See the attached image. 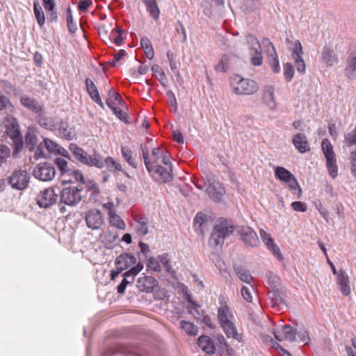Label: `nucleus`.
Segmentation results:
<instances>
[{"mask_svg":"<svg viewBox=\"0 0 356 356\" xmlns=\"http://www.w3.org/2000/svg\"><path fill=\"white\" fill-rule=\"evenodd\" d=\"M79 161L85 165L97 168H103L106 165L104 157H77Z\"/></svg>","mask_w":356,"mask_h":356,"instance_id":"c756f323","label":"nucleus"},{"mask_svg":"<svg viewBox=\"0 0 356 356\" xmlns=\"http://www.w3.org/2000/svg\"><path fill=\"white\" fill-rule=\"evenodd\" d=\"M166 95L168 97V102L170 104V105L176 109L177 106V99H176L175 95L173 93V92L171 90H169L167 92Z\"/></svg>","mask_w":356,"mask_h":356,"instance_id":"774afa93","label":"nucleus"},{"mask_svg":"<svg viewBox=\"0 0 356 356\" xmlns=\"http://www.w3.org/2000/svg\"><path fill=\"white\" fill-rule=\"evenodd\" d=\"M86 187L88 191L91 192L90 195H93L94 197L97 196L99 193L97 184L92 180H90L87 183Z\"/></svg>","mask_w":356,"mask_h":356,"instance_id":"13d9d810","label":"nucleus"},{"mask_svg":"<svg viewBox=\"0 0 356 356\" xmlns=\"http://www.w3.org/2000/svg\"><path fill=\"white\" fill-rule=\"evenodd\" d=\"M293 143L296 148L301 153H305L309 149L307 137L303 134H297L294 136Z\"/></svg>","mask_w":356,"mask_h":356,"instance_id":"c85d7f7f","label":"nucleus"},{"mask_svg":"<svg viewBox=\"0 0 356 356\" xmlns=\"http://www.w3.org/2000/svg\"><path fill=\"white\" fill-rule=\"evenodd\" d=\"M237 232L245 245L254 248L259 246L260 244L257 234L252 227L242 226L238 228Z\"/></svg>","mask_w":356,"mask_h":356,"instance_id":"ddd939ff","label":"nucleus"},{"mask_svg":"<svg viewBox=\"0 0 356 356\" xmlns=\"http://www.w3.org/2000/svg\"><path fill=\"white\" fill-rule=\"evenodd\" d=\"M259 233L261 240L268 247V248L272 252L273 255H275L277 259L282 260V256L280 253V248L276 244L274 243L273 239L270 237V236L264 229H260Z\"/></svg>","mask_w":356,"mask_h":356,"instance_id":"4be33fe9","label":"nucleus"},{"mask_svg":"<svg viewBox=\"0 0 356 356\" xmlns=\"http://www.w3.org/2000/svg\"><path fill=\"white\" fill-rule=\"evenodd\" d=\"M82 188L77 186H68L64 188L60 193L59 204H64L68 206H76L81 200V191Z\"/></svg>","mask_w":356,"mask_h":356,"instance_id":"0eeeda50","label":"nucleus"},{"mask_svg":"<svg viewBox=\"0 0 356 356\" xmlns=\"http://www.w3.org/2000/svg\"><path fill=\"white\" fill-rule=\"evenodd\" d=\"M159 259L160 261L161 262V264L165 267V270L168 273L173 275L175 273V271L171 267L169 254L168 253H164L161 255H159Z\"/></svg>","mask_w":356,"mask_h":356,"instance_id":"de8ad7c7","label":"nucleus"},{"mask_svg":"<svg viewBox=\"0 0 356 356\" xmlns=\"http://www.w3.org/2000/svg\"><path fill=\"white\" fill-rule=\"evenodd\" d=\"M294 74L293 65L290 63H286L284 66V75L287 81H290Z\"/></svg>","mask_w":356,"mask_h":356,"instance_id":"6e6d98bb","label":"nucleus"},{"mask_svg":"<svg viewBox=\"0 0 356 356\" xmlns=\"http://www.w3.org/2000/svg\"><path fill=\"white\" fill-rule=\"evenodd\" d=\"M58 132L61 138L67 140H72L75 136L74 129L69 127L66 122H60Z\"/></svg>","mask_w":356,"mask_h":356,"instance_id":"72a5a7b5","label":"nucleus"},{"mask_svg":"<svg viewBox=\"0 0 356 356\" xmlns=\"http://www.w3.org/2000/svg\"><path fill=\"white\" fill-rule=\"evenodd\" d=\"M157 280L152 276L141 277L137 280V287L143 292H152L157 286Z\"/></svg>","mask_w":356,"mask_h":356,"instance_id":"a211bd4d","label":"nucleus"},{"mask_svg":"<svg viewBox=\"0 0 356 356\" xmlns=\"http://www.w3.org/2000/svg\"><path fill=\"white\" fill-rule=\"evenodd\" d=\"M275 176L277 179L287 184L290 191L295 196L300 198L302 195L301 188L295 176L284 167L275 168Z\"/></svg>","mask_w":356,"mask_h":356,"instance_id":"20e7f679","label":"nucleus"},{"mask_svg":"<svg viewBox=\"0 0 356 356\" xmlns=\"http://www.w3.org/2000/svg\"><path fill=\"white\" fill-rule=\"evenodd\" d=\"M327 128H328L330 135L334 139H336L339 135V129H338L337 126L333 122H330L328 124Z\"/></svg>","mask_w":356,"mask_h":356,"instance_id":"680f3d73","label":"nucleus"},{"mask_svg":"<svg viewBox=\"0 0 356 356\" xmlns=\"http://www.w3.org/2000/svg\"><path fill=\"white\" fill-rule=\"evenodd\" d=\"M337 284L339 286V289L343 296H348L351 293V289L349 285V277L347 273L340 269L337 276Z\"/></svg>","mask_w":356,"mask_h":356,"instance_id":"5701e85b","label":"nucleus"},{"mask_svg":"<svg viewBox=\"0 0 356 356\" xmlns=\"http://www.w3.org/2000/svg\"><path fill=\"white\" fill-rule=\"evenodd\" d=\"M108 216L110 222L113 226H115L120 229H125L126 225L124 220L117 215L114 211H108Z\"/></svg>","mask_w":356,"mask_h":356,"instance_id":"ea45409f","label":"nucleus"},{"mask_svg":"<svg viewBox=\"0 0 356 356\" xmlns=\"http://www.w3.org/2000/svg\"><path fill=\"white\" fill-rule=\"evenodd\" d=\"M143 264L141 261L138 262L137 265L126 271L123 275V280L117 286V292L119 294H123L128 284L133 282L134 277L137 275L143 268Z\"/></svg>","mask_w":356,"mask_h":356,"instance_id":"4468645a","label":"nucleus"},{"mask_svg":"<svg viewBox=\"0 0 356 356\" xmlns=\"http://www.w3.org/2000/svg\"><path fill=\"white\" fill-rule=\"evenodd\" d=\"M143 1L151 16L154 19H157L159 17L160 10L156 0H143Z\"/></svg>","mask_w":356,"mask_h":356,"instance_id":"e433bc0d","label":"nucleus"},{"mask_svg":"<svg viewBox=\"0 0 356 356\" xmlns=\"http://www.w3.org/2000/svg\"><path fill=\"white\" fill-rule=\"evenodd\" d=\"M33 175L40 181H50L56 176L54 165L49 162H41L34 167Z\"/></svg>","mask_w":356,"mask_h":356,"instance_id":"1a4fd4ad","label":"nucleus"},{"mask_svg":"<svg viewBox=\"0 0 356 356\" xmlns=\"http://www.w3.org/2000/svg\"><path fill=\"white\" fill-rule=\"evenodd\" d=\"M145 261H147V268H149L155 272H161V268L159 262L156 259H154L152 257H150Z\"/></svg>","mask_w":356,"mask_h":356,"instance_id":"864d4df0","label":"nucleus"},{"mask_svg":"<svg viewBox=\"0 0 356 356\" xmlns=\"http://www.w3.org/2000/svg\"><path fill=\"white\" fill-rule=\"evenodd\" d=\"M296 337H298L300 341L304 343L305 344L309 343L310 339L308 332L305 329L301 328L299 331L296 330Z\"/></svg>","mask_w":356,"mask_h":356,"instance_id":"4d7b16f0","label":"nucleus"},{"mask_svg":"<svg viewBox=\"0 0 356 356\" xmlns=\"http://www.w3.org/2000/svg\"><path fill=\"white\" fill-rule=\"evenodd\" d=\"M179 324L181 328L184 330L188 335L195 336L197 334L198 327L193 323L182 320L180 321Z\"/></svg>","mask_w":356,"mask_h":356,"instance_id":"79ce46f5","label":"nucleus"},{"mask_svg":"<svg viewBox=\"0 0 356 356\" xmlns=\"http://www.w3.org/2000/svg\"><path fill=\"white\" fill-rule=\"evenodd\" d=\"M321 60L327 67L334 65L338 62L337 55L329 46H325L321 51Z\"/></svg>","mask_w":356,"mask_h":356,"instance_id":"b1692460","label":"nucleus"},{"mask_svg":"<svg viewBox=\"0 0 356 356\" xmlns=\"http://www.w3.org/2000/svg\"><path fill=\"white\" fill-rule=\"evenodd\" d=\"M33 11L38 25L42 27L45 22V16L38 1L33 2Z\"/></svg>","mask_w":356,"mask_h":356,"instance_id":"58836bf2","label":"nucleus"},{"mask_svg":"<svg viewBox=\"0 0 356 356\" xmlns=\"http://www.w3.org/2000/svg\"><path fill=\"white\" fill-rule=\"evenodd\" d=\"M229 62L230 58L228 56H222L219 63L215 67L216 70L221 72H226L229 68Z\"/></svg>","mask_w":356,"mask_h":356,"instance_id":"49530a36","label":"nucleus"},{"mask_svg":"<svg viewBox=\"0 0 356 356\" xmlns=\"http://www.w3.org/2000/svg\"><path fill=\"white\" fill-rule=\"evenodd\" d=\"M110 39H113L114 42L120 45L123 40L121 31L120 29H117L115 31L113 30L110 35Z\"/></svg>","mask_w":356,"mask_h":356,"instance_id":"052dcab7","label":"nucleus"},{"mask_svg":"<svg viewBox=\"0 0 356 356\" xmlns=\"http://www.w3.org/2000/svg\"><path fill=\"white\" fill-rule=\"evenodd\" d=\"M105 162L106 168L111 171L113 172V170H118V171H122V168L120 164L117 163L113 159V157H106L105 158Z\"/></svg>","mask_w":356,"mask_h":356,"instance_id":"3c124183","label":"nucleus"},{"mask_svg":"<svg viewBox=\"0 0 356 356\" xmlns=\"http://www.w3.org/2000/svg\"><path fill=\"white\" fill-rule=\"evenodd\" d=\"M88 227L92 229H99L104 223L102 212L98 209H90L85 216Z\"/></svg>","mask_w":356,"mask_h":356,"instance_id":"2eb2a0df","label":"nucleus"},{"mask_svg":"<svg viewBox=\"0 0 356 356\" xmlns=\"http://www.w3.org/2000/svg\"><path fill=\"white\" fill-rule=\"evenodd\" d=\"M147 170L154 179L167 183L172 179V157H143Z\"/></svg>","mask_w":356,"mask_h":356,"instance_id":"f257e3e1","label":"nucleus"},{"mask_svg":"<svg viewBox=\"0 0 356 356\" xmlns=\"http://www.w3.org/2000/svg\"><path fill=\"white\" fill-rule=\"evenodd\" d=\"M138 245L140 248V252L138 253L139 259L140 261L147 259L150 253L149 245L143 241H140Z\"/></svg>","mask_w":356,"mask_h":356,"instance_id":"8fccbe9b","label":"nucleus"},{"mask_svg":"<svg viewBox=\"0 0 356 356\" xmlns=\"http://www.w3.org/2000/svg\"><path fill=\"white\" fill-rule=\"evenodd\" d=\"M250 56V62L254 66H259L263 63L262 50L257 38L252 35H248L245 38Z\"/></svg>","mask_w":356,"mask_h":356,"instance_id":"39448f33","label":"nucleus"},{"mask_svg":"<svg viewBox=\"0 0 356 356\" xmlns=\"http://www.w3.org/2000/svg\"><path fill=\"white\" fill-rule=\"evenodd\" d=\"M241 295L243 298L248 302H251L252 300V297L251 295L250 290L248 287L243 286L241 288Z\"/></svg>","mask_w":356,"mask_h":356,"instance_id":"69168bd1","label":"nucleus"},{"mask_svg":"<svg viewBox=\"0 0 356 356\" xmlns=\"http://www.w3.org/2000/svg\"><path fill=\"white\" fill-rule=\"evenodd\" d=\"M291 207L296 211L305 212L307 211V204L300 201H295L291 203Z\"/></svg>","mask_w":356,"mask_h":356,"instance_id":"bf43d9fd","label":"nucleus"},{"mask_svg":"<svg viewBox=\"0 0 356 356\" xmlns=\"http://www.w3.org/2000/svg\"><path fill=\"white\" fill-rule=\"evenodd\" d=\"M234 231V227L227 219H219L215 225L209 238V244L211 246L222 247L225 239L229 237Z\"/></svg>","mask_w":356,"mask_h":356,"instance_id":"f03ea898","label":"nucleus"},{"mask_svg":"<svg viewBox=\"0 0 356 356\" xmlns=\"http://www.w3.org/2000/svg\"><path fill=\"white\" fill-rule=\"evenodd\" d=\"M20 102L24 106L35 113H40L42 111V106L35 99L27 96H22Z\"/></svg>","mask_w":356,"mask_h":356,"instance_id":"2f4dec72","label":"nucleus"},{"mask_svg":"<svg viewBox=\"0 0 356 356\" xmlns=\"http://www.w3.org/2000/svg\"><path fill=\"white\" fill-rule=\"evenodd\" d=\"M236 84L234 85L233 88L235 93L238 95H252L256 92L258 89L257 83L251 79L241 78L236 76L234 79Z\"/></svg>","mask_w":356,"mask_h":356,"instance_id":"9d476101","label":"nucleus"},{"mask_svg":"<svg viewBox=\"0 0 356 356\" xmlns=\"http://www.w3.org/2000/svg\"><path fill=\"white\" fill-rule=\"evenodd\" d=\"M264 101L270 109L274 110L276 108L277 104L274 96V88L273 86H268L265 88Z\"/></svg>","mask_w":356,"mask_h":356,"instance_id":"7c9ffc66","label":"nucleus"},{"mask_svg":"<svg viewBox=\"0 0 356 356\" xmlns=\"http://www.w3.org/2000/svg\"><path fill=\"white\" fill-rule=\"evenodd\" d=\"M344 143L350 149L352 156H356V126L353 131L344 135Z\"/></svg>","mask_w":356,"mask_h":356,"instance_id":"473e14b6","label":"nucleus"},{"mask_svg":"<svg viewBox=\"0 0 356 356\" xmlns=\"http://www.w3.org/2000/svg\"><path fill=\"white\" fill-rule=\"evenodd\" d=\"M113 112V113L115 115L116 117H118L121 120H125L127 118L126 113L122 111L120 108L116 107L115 105L113 106H108Z\"/></svg>","mask_w":356,"mask_h":356,"instance_id":"0e129e2a","label":"nucleus"},{"mask_svg":"<svg viewBox=\"0 0 356 356\" xmlns=\"http://www.w3.org/2000/svg\"><path fill=\"white\" fill-rule=\"evenodd\" d=\"M327 168L329 175L332 178H335L338 175V167L337 165L336 157H325Z\"/></svg>","mask_w":356,"mask_h":356,"instance_id":"a19ab883","label":"nucleus"},{"mask_svg":"<svg viewBox=\"0 0 356 356\" xmlns=\"http://www.w3.org/2000/svg\"><path fill=\"white\" fill-rule=\"evenodd\" d=\"M346 75L348 79H353L356 76V56L348 58Z\"/></svg>","mask_w":356,"mask_h":356,"instance_id":"37998d69","label":"nucleus"},{"mask_svg":"<svg viewBox=\"0 0 356 356\" xmlns=\"http://www.w3.org/2000/svg\"><path fill=\"white\" fill-rule=\"evenodd\" d=\"M86 86L87 92L90 95V98L97 103L101 108H104V105L100 97L99 91L94 82L89 78L86 79Z\"/></svg>","mask_w":356,"mask_h":356,"instance_id":"393cba45","label":"nucleus"},{"mask_svg":"<svg viewBox=\"0 0 356 356\" xmlns=\"http://www.w3.org/2000/svg\"><path fill=\"white\" fill-rule=\"evenodd\" d=\"M31 176L26 170H15L8 179V184L17 191H24L29 185Z\"/></svg>","mask_w":356,"mask_h":356,"instance_id":"423d86ee","label":"nucleus"},{"mask_svg":"<svg viewBox=\"0 0 356 356\" xmlns=\"http://www.w3.org/2000/svg\"><path fill=\"white\" fill-rule=\"evenodd\" d=\"M54 163L58 166L61 174L70 173V169L68 167L67 162L62 157H56Z\"/></svg>","mask_w":356,"mask_h":356,"instance_id":"09e8293b","label":"nucleus"},{"mask_svg":"<svg viewBox=\"0 0 356 356\" xmlns=\"http://www.w3.org/2000/svg\"><path fill=\"white\" fill-rule=\"evenodd\" d=\"M321 148L324 156H334L333 147L328 139L325 138L322 140Z\"/></svg>","mask_w":356,"mask_h":356,"instance_id":"603ef678","label":"nucleus"},{"mask_svg":"<svg viewBox=\"0 0 356 356\" xmlns=\"http://www.w3.org/2000/svg\"><path fill=\"white\" fill-rule=\"evenodd\" d=\"M291 50V57L295 62L297 71L300 73H305L306 69L305 63L302 57V55L303 54V51L302 44L299 40H296L294 42Z\"/></svg>","mask_w":356,"mask_h":356,"instance_id":"dca6fc26","label":"nucleus"},{"mask_svg":"<svg viewBox=\"0 0 356 356\" xmlns=\"http://www.w3.org/2000/svg\"><path fill=\"white\" fill-rule=\"evenodd\" d=\"M152 71L153 73L157 76L159 81L163 86H165L167 82L166 76L161 69V67L159 65H154L152 67Z\"/></svg>","mask_w":356,"mask_h":356,"instance_id":"a18cd8bd","label":"nucleus"},{"mask_svg":"<svg viewBox=\"0 0 356 356\" xmlns=\"http://www.w3.org/2000/svg\"><path fill=\"white\" fill-rule=\"evenodd\" d=\"M262 44L266 47L268 56L269 58V64L272 68V70L275 73L280 72V63L277 54L275 51V48L273 43L268 39L264 38L262 40Z\"/></svg>","mask_w":356,"mask_h":356,"instance_id":"f3484780","label":"nucleus"},{"mask_svg":"<svg viewBox=\"0 0 356 356\" xmlns=\"http://www.w3.org/2000/svg\"><path fill=\"white\" fill-rule=\"evenodd\" d=\"M217 318L218 323H226L234 321V316L230 308L225 303H220V307L218 309Z\"/></svg>","mask_w":356,"mask_h":356,"instance_id":"a878e982","label":"nucleus"},{"mask_svg":"<svg viewBox=\"0 0 356 356\" xmlns=\"http://www.w3.org/2000/svg\"><path fill=\"white\" fill-rule=\"evenodd\" d=\"M135 229L138 235L144 236L148 233V218L145 216H136Z\"/></svg>","mask_w":356,"mask_h":356,"instance_id":"cd10ccee","label":"nucleus"},{"mask_svg":"<svg viewBox=\"0 0 356 356\" xmlns=\"http://www.w3.org/2000/svg\"><path fill=\"white\" fill-rule=\"evenodd\" d=\"M207 184L206 192L211 199L215 202H220L225 193L222 184L216 179L214 175H207L206 177Z\"/></svg>","mask_w":356,"mask_h":356,"instance_id":"6e6552de","label":"nucleus"},{"mask_svg":"<svg viewBox=\"0 0 356 356\" xmlns=\"http://www.w3.org/2000/svg\"><path fill=\"white\" fill-rule=\"evenodd\" d=\"M122 102V99L118 92L111 89L108 90V98L106 101L108 106L113 107V105L115 106L116 102L120 104Z\"/></svg>","mask_w":356,"mask_h":356,"instance_id":"c03bdc74","label":"nucleus"},{"mask_svg":"<svg viewBox=\"0 0 356 356\" xmlns=\"http://www.w3.org/2000/svg\"><path fill=\"white\" fill-rule=\"evenodd\" d=\"M38 140L33 131L29 129L25 136L26 148L32 152L35 148H38Z\"/></svg>","mask_w":356,"mask_h":356,"instance_id":"f704fd0d","label":"nucleus"},{"mask_svg":"<svg viewBox=\"0 0 356 356\" xmlns=\"http://www.w3.org/2000/svg\"><path fill=\"white\" fill-rule=\"evenodd\" d=\"M234 272L238 277V278L243 282L247 284H250L251 281L253 280V277L250 275L249 270L244 268L241 266H234Z\"/></svg>","mask_w":356,"mask_h":356,"instance_id":"c9c22d12","label":"nucleus"},{"mask_svg":"<svg viewBox=\"0 0 356 356\" xmlns=\"http://www.w3.org/2000/svg\"><path fill=\"white\" fill-rule=\"evenodd\" d=\"M140 45L147 58L152 60L154 57V52L150 40L147 37H143L140 40Z\"/></svg>","mask_w":356,"mask_h":356,"instance_id":"4c0bfd02","label":"nucleus"},{"mask_svg":"<svg viewBox=\"0 0 356 356\" xmlns=\"http://www.w3.org/2000/svg\"><path fill=\"white\" fill-rule=\"evenodd\" d=\"M227 338H232L239 342L243 341V335L238 332L234 321H227L220 325Z\"/></svg>","mask_w":356,"mask_h":356,"instance_id":"412c9836","label":"nucleus"},{"mask_svg":"<svg viewBox=\"0 0 356 356\" xmlns=\"http://www.w3.org/2000/svg\"><path fill=\"white\" fill-rule=\"evenodd\" d=\"M45 147L50 154L67 156V152L63 147L49 138H44L43 142L38 145L35 156H45L42 149Z\"/></svg>","mask_w":356,"mask_h":356,"instance_id":"f8f14e48","label":"nucleus"},{"mask_svg":"<svg viewBox=\"0 0 356 356\" xmlns=\"http://www.w3.org/2000/svg\"><path fill=\"white\" fill-rule=\"evenodd\" d=\"M275 339L280 341L286 340L291 342L296 339V330L289 325L282 326V331L273 332Z\"/></svg>","mask_w":356,"mask_h":356,"instance_id":"6ab92c4d","label":"nucleus"},{"mask_svg":"<svg viewBox=\"0 0 356 356\" xmlns=\"http://www.w3.org/2000/svg\"><path fill=\"white\" fill-rule=\"evenodd\" d=\"M67 24L70 32L74 33L76 30V26L73 22V17L70 7L67 8Z\"/></svg>","mask_w":356,"mask_h":356,"instance_id":"5fc2aeb1","label":"nucleus"},{"mask_svg":"<svg viewBox=\"0 0 356 356\" xmlns=\"http://www.w3.org/2000/svg\"><path fill=\"white\" fill-rule=\"evenodd\" d=\"M136 258L129 254V253H123L119 255L115 261V264L124 270L131 267H134L137 265Z\"/></svg>","mask_w":356,"mask_h":356,"instance_id":"aec40b11","label":"nucleus"},{"mask_svg":"<svg viewBox=\"0 0 356 356\" xmlns=\"http://www.w3.org/2000/svg\"><path fill=\"white\" fill-rule=\"evenodd\" d=\"M198 346L207 354H213L216 351L214 341L207 335H202L198 338Z\"/></svg>","mask_w":356,"mask_h":356,"instance_id":"bb28decb","label":"nucleus"},{"mask_svg":"<svg viewBox=\"0 0 356 356\" xmlns=\"http://www.w3.org/2000/svg\"><path fill=\"white\" fill-rule=\"evenodd\" d=\"M7 134L13 139L14 149L13 156L17 154L23 148L22 136L20 133L19 124L16 118L12 115H8L4 120Z\"/></svg>","mask_w":356,"mask_h":356,"instance_id":"7ed1b4c3","label":"nucleus"},{"mask_svg":"<svg viewBox=\"0 0 356 356\" xmlns=\"http://www.w3.org/2000/svg\"><path fill=\"white\" fill-rule=\"evenodd\" d=\"M58 195L52 187L41 191L36 197V202L40 208L48 209L58 202Z\"/></svg>","mask_w":356,"mask_h":356,"instance_id":"9b49d317","label":"nucleus"},{"mask_svg":"<svg viewBox=\"0 0 356 356\" xmlns=\"http://www.w3.org/2000/svg\"><path fill=\"white\" fill-rule=\"evenodd\" d=\"M70 150L74 156H83V150L79 147L76 144H71L70 145Z\"/></svg>","mask_w":356,"mask_h":356,"instance_id":"338daca9","label":"nucleus"},{"mask_svg":"<svg viewBox=\"0 0 356 356\" xmlns=\"http://www.w3.org/2000/svg\"><path fill=\"white\" fill-rule=\"evenodd\" d=\"M10 108V111L13 108V106L10 105V101L8 99L0 94V111H2L4 108Z\"/></svg>","mask_w":356,"mask_h":356,"instance_id":"e2e57ef3","label":"nucleus"}]
</instances>
